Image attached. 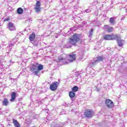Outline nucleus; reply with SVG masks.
<instances>
[{
	"label": "nucleus",
	"instance_id": "nucleus-1",
	"mask_svg": "<svg viewBox=\"0 0 127 127\" xmlns=\"http://www.w3.org/2000/svg\"><path fill=\"white\" fill-rule=\"evenodd\" d=\"M76 60V55L73 53L69 55L64 54L58 57L57 62H62L64 64H68V62L71 63Z\"/></svg>",
	"mask_w": 127,
	"mask_h": 127
},
{
	"label": "nucleus",
	"instance_id": "nucleus-2",
	"mask_svg": "<svg viewBox=\"0 0 127 127\" xmlns=\"http://www.w3.org/2000/svg\"><path fill=\"white\" fill-rule=\"evenodd\" d=\"M81 35L79 34H74L68 41V43H70L71 45H76L80 40Z\"/></svg>",
	"mask_w": 127,
	"mask_h": 127
},
{
	"label": "nucleus",
	"instance_id": "nucleus-3",
	"mask_svg": "<svg viewBox=\"0 0 127 127\" xmlns=\"http://www.w3.org/2000/svg\"><path fill=\"white\" fill-rule=\"evenodd\" d=\"M30 70L31 72H33V73L35 74V75H38L37 63H34V64H32V67L30 68Z\"/></svg>",
	"mask_w": 127,
	"mask_h": 127
},
{
	"label": "nucleus",
	"instance_id": "nucleus-4",
	"mask_svg": "<svg viewBox=\"0 0 127 127\" xmlns=\"http://www.w3.org/2000/svg\"><path fill=\"white\" fill-rule=\"evenodd\" d=\"M117 35H106L104 36L105 40H115L117 37Z\"/></svg>",
	"mask_w": 127,
	"mask_h": 127
},
{
	"label": "nucleus",
	"instance_id": "nucleus-5",
	"mask_svg": "<svg viewBox=\"0 0 127 127\" xmlns=\"http://www.w3.org/2000/svg\"><path fill=\"white\" fill-rule=\"evenodd\" d=\"M117 37L115 39V40H117L118 45L119 47H122L124 45V40H121V36L120 35H117Z\"/></svg>",
	"mask_w": 127,
	"mask_h": 127
},
{
	"label": "nucleus",
	"instance_id": "nucleus-6",
	"mask_svg": "<svg viewBox=\"0 0 127 127\" xmlns=\"http://www.w3.org/2000/svg\"><path fill=\"white\" fill-rule=\"evenodd\" d=\"M105 104L107 107L109 108V109H112V108L114 107V102L109 99L106 100Z\"/></svg>",
	"mask_w": 127,
	"mask_h": 127
},
{
	"label": "nucleus",
	"instance_id": "nucleus-7",
	"mask_svg": "<svg viewBox=\"0 0 127 127\" xmlns=\"http://www.w3.org/2000/svg\"><path fill=\"white\" fill-rule=\"evenodd\" d=\"M57 88H58V82H53L50 86L51 91H56Z\"/></svg>",
	"mask_w": 127,
	"mask_h": 127
},
{
	"label": "nucleus",
	"instance_id": "nucleus-8",
	"mask_svg": "<svg viewBox=\"0 0 127 127\" xmlns=\"http://www.w3.org/2000/svg\"><path fill=\"white\" fill-rule=\"evenodd\" d=\"M86 118H92L93 117V111L91 110H87L84 113Z\"/></svg>",
	"mask_w": 127,
	"mask_h": 127
},
{
	"label": "nucleus",
	"instance_id": "nucleus-9",
	"mask_svg": "<svg viewBox=\"0 0 127 127\" xmlns=\"http://www.w3.org/2000/svg\"><path fill=\"white\" fill-rule=\"evenodd\" d=\"M8 29H9V30H10L11 31L15 30V26H14V25H13V23L11 22H9L8 23Z\"/></svg>",
	"mask_w": 127,
	"mask_h": 127
},
{
	"label": "nucleus",
	"instance_id": "nucleus-10",
	"mask_svg": "<svg viewBox=\"0 0 127 127\" xmlns=\"http://www.w3.org/2000/svg\"><path fill=\"white\" fill-rule=\"evenodd\" d=\"M64 126V124L61 122L59 123H54L52 124V127H63Z\"/></svg>",
	"mask_w": 127,
	"mask_h": 127
},
{
	"label": "nucleus",
	"instance_id": "nucleus-11",
	"mask_svg": "<svg viewBox=\"0 0 127 127\" xmlns=\"http://www.w3.org/2000/svg\"><path fill=\"white\" fill-rule=\"evenodd\" d=\"M14 44H15V41H13L10 43V44L7 47V49L8 48V51H11V48L14 46Z\"/></svg>",
	"mask_w": 127,
	"mask_h": 127
},
{
	"label": "nucleus",
	"instance_id": "nucleus-12",
	"mask_svg": "<svg viewBox=\"0 0 127 127\" xmlns=\"http://www.w3.org/2000/svg\"><path fill=\"white\" fill-rule=\"evenodd\" d=\"M15 98H16V93L14 92H12L10 101L11 102H14L15 100Z\"/></svg>",
	"mask_w": 127,
	"mask_h": 127
},
{
	"label": "nucleus",
	"instance_id": "nucleus-13",
	"mask_svg": "<svg viewBox=\"0 0 127 127\" xmlns=\"http://www.w3.org/2000/svg\"><path fill=\"white\" fill-rule=\"evenodd\" d=\"M103 60H104V56H98L96 58L95 61L98 64L99 62H101V61H103Z\"/></svg>",
	"mask_w": 127,
	"mask_h": 127
},
{
	"label": "nucleus",
	"instance_id": "nucleus-14",
	"mask_svg": "<svg viewBox=\"0 0 127 127\" xmlns=\"http://www.w3.org/2000/svg\"><path fill=\"white\" fill-rule=\"evenodd\" d=\"M29 39L31 41H33L35 39V33H33L29 36Z\"/></svg>",
	"mask_w": 127,
	"mask_h": 127
},
{
	"label": "nucleus",
	"instance_id": "nucleus-15",
	"mask_svg": "<svg viewBox=\"0 0 127 127\" xmlns=\"http://www.w3.org/2000/svg\"><path fill=\"white\" fill-rule=\"evenodd\" d=\"M97 64H98L97 62L95 61L93 62L90 63L88 64V66L89 67H94V66H96Z\"/></svg>",
	"mask_w": 127,
	"mask_h": 127
},
{
	"label": "nucleus",
	"instance_id": "nucleus-16",
	"mask_svg": "<svg viewBox=\"0 0 127 127\" xmlns=\"http://www.w3.org/2000/svg\"><path fill=\"white\" fill-rule=\"evenodd\" d=\"M13 124L15 127H20V124L17 122V120H13Z\"/></svg>",
	"mask_w": 127,
	"mask_h": 127
},
{
	"label": "nucleus",
	"instance_id": "nucleus-17",
	"mask_svg": "<svg viewBox=\"0 0 127 127\" xmlns=\"http://www.w3.org/2000/svg\"><path fill=\"white\" fill-rule=\"evenodd\" d=\"M37 68H38V73H39V71H41L43 69V65L38 64L37 63Z\"/></svg>",
	"mask_w": 127,
	"mask_h": 127
},
{
	"label": "nucleus",
	"instance_id": "nucleus-18",
	"mask_svg": "<svg viewBox=\"0 0 127 127\" xmlns=\"http://www.w3.org/2000/svg\"><path fill=\"white\" fill-rule=\"evenodd\" d=\"M17 12L18 14H22V13H23V9L21 7L18 8Z\"/></svg>",
	"mask_w": 127,
	"mask_h": 127
},
{
	"label": "nucleus",
	"instance_id": "nucleus-19",
	"mask_svg": "<svg viewBox=\"0 0 127 127\" xmlns=\"http://www.w3.org/2000/svg\"><path fill=\"white\" fill-rule=\"evenodd\" d=\"M69 41L67 42L66 43L64 46V48H71L72 47V46L69 45L70 43H68Z\"/></svg>",
	"mask_w": 127,
	"mask_h": 127
},
{
	"label": "nucleus",
	"instance_id": "nucleus-20",
	"mask_svg": "<svg viewBox=\"0 0 127 127\" xmlns=\"http://www.w3.org/2000/svg\"><path fill=\"white\" fill-rule=\"evenodd\" d=\"M2 104L3 106H7L8 105V100L6 98H4L2 101Z\"/></svg>",
	"mask_w": 127,
	"mask_h": 127
},
{
	"label": "nucleus",
	"instance_id": "nucleus-21",
	"mask_svg": "<svg viewBox=\"0 0 127 127\" xmlns=\"http://www.w3.org/2000/svg\"><path fill=\"white\" fill-rule=\"evenodd\" d=\"M109 22L112 24V25H114L116 24V21H115V19H114L113 17L110 18Z\"/></svg>",
	"mask_w": 127,
	"mask_h": 127
},
{
	"label": "nucleus",
	"instance_id": "nucleus-22",
	"mask_svg": "<svg viewBox=\"0 0 127 127\" xmlns=\"http://www.w3.org/2000/svg\"><path fill=\"white\" fill-rule=\"evenodd\" d=\"M75 95H76V94L75 93V92H73V91L69 92V96L70 98H74V97H75Z\"/></svg>",
	"mask_w": 127,
	"mask_h": 127
},
{
	"label": "nucleus",
	"instance_id": "nucleus-23",
	"mask_svg": "<svg viewBox=\"0 0 127 127\" xmlns=\"http://www.w3.org/2000/svg\"><path fill=\"white\" fill-rule=\"evenodd\" d=\"M35 11L36 12H37V13H39V12H40L41 11V8L40 7H35Z\"/></svg>",
	"mask_w": 127,
	"mask_h": 127
},
{
	"label": "nucleus",
	"instance_id": "nucleus-24",
	"mask_svg": "<svg viewBox=\"0 0 127 127\" xmlns=\"http://www.w3.org/2000/svg\"><path fill=\"white\" fill-rule=\"evenodd\" d=\"M78 90H79V87L77 86H75L72 88V92H77Z\"/></svg>",
	"mask_w": 127,
	"mask_h": 127
},
{
	"label": "nucleus",
	"instance_id": "nucleus-25",
	"mask_svg": "<svg viewBox=\"0 0 127 127\" xmlns=\"http://www.w3.org/2000/svg\"><path fill=\"white\" fill-rule=\"evenodd\" d=\"M35 6L37 7H40V6H41V2L39 1H37Z\"/></svg>",
	"mask_w": 127,
	"mask_h": 127
},
{
	"label": "nucleus",
	"instance_id": "nucleus-26",
	"mask_svg": "<svg viewBox=\"0 0 127 127\" xmlns=\"http://www.w3.org/2000/svg\"><path fill=\"white\" fill-rule=\"evenodd\" d=\"M93 31H94V29L92 28L89 31V35L88 36L89 37H92L93 36Z\"/></svg>",
	"mask_w": 127,
	"mask_h": 127
},
{
	"label": "nucleus",
	"instance_id": "nucleus-27",
	"mask_svg": "<svg viewBox=\"0 0 127 127\" xmlns=\"http://www.w3.org/2000/svg\"><path fill=\"white\" fill-rule=\"evenodd\" d=\"M113 30H114V28L112 27H109L107 29V31H108V32H113Z\"/></svg>",
	"mask_w": 127,
	"mask_h": 127
},
{
	"label": "nucleus",
	"instance_id": "nucleus-28",
	"mask_svg": "<svg viewBox=\"0 0 127 127\" xmlns=\"http://www.w3.org/2000/svg\"><path fill=\"white\" fill-rule=\"evenodd\" d=\"M110 27H109L108 25H105L104 27H103V29L104 30H106V29L108 30V28H109Z\"/></svg>",
	"mask_w": 127,
	"mask_h": 127
},
{
	"label": "nucleus",
	"instance_id": "nucleus-29",
	"mask_svg": "<svg viewBox=\"0 0 127 127\" xmlns=\"http://www.w3.org/2000/svg\"><path fill=\"white\" fill-rule=\"evenodd\" d=\"M33 44L35 46H37L38 45V42H33Z\"/></svg>",
	"mask_w": 127,
	"mask_h": 127
},
{
	"label": "nucleus",
	"instance_id": "nucleus-30",
	"mask_svg": "<svg viewBox=\"0 0 127 127\" xmlns=\"http://www.w3.org/2000/svg\"><path fill=\"white\" fill-rule=\"evenodd\" d=\"M86 13H89V12H91V10L90 9H87L85 10Z\"/></svg>",
	"mask_w": 127,
	"mask_h": 127
},
{
	"label": "nucleus",
	"instance_id": "nucleus-31",
	"mask_svg": "<svg viewBox=\"0 0 127 127\" xmlns=\"http://www.w3.org/2000/svg\"><path fill=\"white\" fill-rule=\"evenodd\" d=\"M75 76H76V77H79V76H80V72H76Z\"/></svg>",
	"mask_w": 127,
	"mask_h": 127
},
{
	"label": "nucleus",
	"instance_id": "nucleus-32",
	"mask_svg": "<svg viewBox=\"0 0 127 127\" xmlns=\"http://www.w3.org/2000/svg\"><path fill=\"white\" fill-rule=\"evenodd\" d=\"M8 20H9V18H6L4 19V21H8Z\"/></svg>",
	"mask_w": 127,
	"mask_h": 127
},
{
	"label": "nucleus",
	"instance_id": "nucleus-33",
	"mask_svg": "<svg viewBox=\"0 0 127 127\" xmlns=\"http://www.w3.org/2000/svg\"><path fill=\"white\" fill-rule=\"evenodd\" d=\"M72 112H73V113H74L75 114H77V111H75L74 109L72 110Z\"/></svg>",
	"mask_w": 127,
	"mask_h": 127
},
{
	"label": "nucleus",
	"instance_id": "nucleus-34",
	"mask_svg": "<svg viewBox=\"0 0 127 127\" xmlns=\"http://www.w3.org/2000/svg\"><path fill=\"white\" fill-rule=\"evenodd\" d=\"M96 90L97 91V92H99V91H100V88H98V87H96Z\"/></svg>",
	"mask_w": 127,
	"mask_h": 127
},
{
	"label": "nucleus",
	"instance_id": "nucleus-35",
	"mask_svg": "<svg viewBox=\"0 0 127 127\" xmlns=\"http://www.w3.org/2000/svg\"><path fill=\"white\" fill-rule=\"evenodd\" d=\"M65 107H67V105H65Z\"/></svg>",
	"mask_w": 127,
	"mask_h": 127
}]
</instances>
